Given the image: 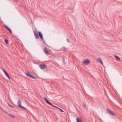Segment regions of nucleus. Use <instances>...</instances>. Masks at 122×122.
Returning a JSON list of instances; mask_svg holds the SVG:
<instances>
[{
    "instance_id": "4",
    "label": "nucleus",
    "mask_w": 122,
    "mask_h": 122,
    "mask_svg": "<svg viewBox=\"0 0 122 122\" xmlns=\"http://www.w3.org/2000/svg\"><path fill=\"white\" fill-rule=\"evenodd\" d=\"M44 51L46 55H48L50 54V53L49 52L48 50L47 47L45 46L44 49Z\"/></svg>"
},
{
    "instance_id": "25",
    "label": "nucleus",
    "mask_w": 122,
    "mask_h": 122,
    "mask_svg": "<svg viewBox=\"0 0 122 122\" xmlns=\"http://www.w3.org/2000/svg\"><path fill=\"white\" fill-rule=\"evenodd\" d=\"M67 41L68 42H69V43L70 42V41H69V40L68 39H67Z\"/></svg>"
},
{
    "instance_id": "13",
    "label": "nucleus",
    "mask_w": 122,
    "mask_h": 122,
    "mask_svg": "<svg viewBox=\"0 0 122 122\" xmlns=\"http://www.w3.org/2000/svg\"><path fill=\"white\" fill-rule=\"evenodd\" d=\"M34 35L36 39H37L39 38V35L36 33H35V34Z\"/></svg>"
},
{
    "instance_id": "24",
    "label": "nucleus",
    "mask_w": 122,
    "mask_h": 122,
    "mask_svg": "<svg viewBox=\"0 0 122 122\" xmlns=\"http://www.w3.org/2000/svg\"><path fill=\"white\" fill-rule=\"evenodd\" d=\"M63 63L65 64V59H63Z\"/></svg>"
},
{
    "instance_id": "2",
    "label": "nucleus",
    "mask_w": 122,
    "mask_h": 122,
    "mask_svg": "<svg viewBox=\"0 0 122 122\" xmlns=\"http://www.w3.org/2000/svg\"><path fill=\"white\" fill-rule=\"evenodd\" d=\"M90 63V61L88 59H86L84 60L82 62L83 65H88Z\"/></svg>"
},
{
    "instance_id": "26",
    "label": "nucleus",
    "mask_w": 122,
    "mask_h": 122,
    "mask_svg": "<svg viewBox=\"0 0 122 122\" xmlns=\"http://www.w3.org/2000/svg\"><path fill=\"white\" fill-rule=\"evenodd\" d=\"M33 32H34V34H35V33H36L35 31H33Z\"/></svg>"
},
{
    "instance_id": "10",
    "label": "nucleus",
    "mask_w": 122,
    "mask_h": 122,
    "mask_svg": "<svg viewBox=\"0 0 122 122\" xmlns=\"http://www.w3.org/2000/svg\"><path fill=\"white\" fill-rule=\"evenodd\" d=\"M76 122H82V120L79 117H78L76 119Z\"/></svg>"
},
{
    "instance_id": "1",
    "label": "nucleus",
    "mask_w": 122,
    "mask_h": 122,
    "mask_svg": "<svg viewBox=\"0 0 122 122\" xmlns=\"http://www.w3.org/2000/svg\"><path fill=\"white\" fill-rule=\"evenodd\" d=\"M107 111L108 114L112 116L116 117V115L114 112L113 111L109 109L108 108L107 109Z\"/></svg>"
},
{
    "instance_id": "9",
    "label": "nucleus",
    "mask_w": 122,
    "mask_h": 122,
    "mask_svg": "<svg viewBox=\"0 0 122 122\" xmlns=\"http://www.w3.org/2000/svg\"><path fill=\"white\" fill-rule=\"evenodd\" d=\"M114 57L116 58V59L117 61H119L120 60V57L116 55H114Z\"/></svg>"
},
{
    "instance_id": "3",
    "label": "nucleus",
    "mask_w": 122,
    "mask_h": 122,
    "mask_svg": "<svg viewBox=\"0 0 122 122\" xmlns=\"http://www.w3.org/2000/svg\"><path fill=\"white\" fill-rule=\"evenodd\" d=\"M39 66L41 69H44L46 67V66L45 64L43 63L40 64Z\"/></svg>"
},
{
    "instance_id": "11",
    "label": "nucleus",
    "mask_w": 122,
    "mask_h": 122,
    "mask_svg": "<svg viewBox=\"0 0 122 122\" xmlns=\"http://www.w3.org/2000/svg\"><path fill=\"white\" fill-rule=\"evenodd\" d=\"M8 114L9 116L11 118L13 119H14L15 118V117L14 115L10 114L8 113Z\"/></svg>"
},
{
    "instance_id": "20",
    "label": "nucleus",
    "mask_w": 122,
    "mask_h": 122,
    "mask_svg": "<svg viewBox=\"0 0 122 122\" xmlns=\"http://www.w3.org/2000/svg\"><path fill=\"white\" fill-rule=\"evenodd\" d=\"M5 42L7 44H8V40H7L6 39H5Z\"/></svg>"
},
{
    "instance_id": "5",
    "label": "nucleus",
    "mask_w": 122,
    "mask_h": 122,
    "mask_svg": "<svg viewBox=\"0 0 122 122\" xmlns=\"http://www.w3.org/2000/svg\"><path fill=\"white\" fill-rule=\"evenodd\" d=\"M38 34L40 38L43 40V35L41 32L39 31L38 32Z\"/></svg>"
},
{
    "instance_id": "14",
    "label": "nucleus",
    "mask_w": 122,
    "mask_h": 122,
    "mask_svg": "<svg viewBox=\"0 0 122 122\" xmlns=\"http://www.w3.org/2000/svg\"><path fill=\"white\" fill-rule=\"evenodd\" d=\"M49 105H50L51 106H52L53 105L52 103H51L48 100L47 102H46Z\"/></svg>"
},
{
    "instance_id": "22",
    "label": "nucleus",
    "mask_w": 122,
    "mask_h": 122,
    "mask_svg": "<svg viewBox=\"0 0 122 122\" xmlns=\"http://www.w3.org/2000/svg\"><path fill=\"white\" fill-rule=\"evenodd\" d=\"M44 100L46 102L48 100L45 97H44Z\"/></svg>"
},
{
    "instance_id": "18",
    "label": "nucleus",
    "mask_w": 122,
    "mask_h": 122,
    "mask_svg": "<svg viewBox=\"0 0 122 122\" xmlns=\"http://www.w3.org/2000/svg\"><path fill=\"white\" fill-rule=\"evenodd\" d=\"M67 49L65 47L62 48L60 50L62 51H64L66 50Z\"/></svg>"
},
{
    "instance_id": "17",
    "label": "nucleus",
    "mask_w": 122,
    "mask_h": 122,
    "mask_svg": "<svg viewBox=\"0 0 122 122\" xmlns=\"http://www.w3.org/2000/svg\"><path fill=\"white\" fill-rule=\"evenodd\" d=\"M31 78H32L35 79L36 80L37 78L33 76L31 74Z\"/></svg>"
},
{
    "instance_id": "16",
    "label": "nucleus",
    "mask_w": 122,
    "mask_h": 122,
    "mask_svg": "<svg viewBox=\"0 0 122 122\" xmlns=\"http://www.w3.org/2000/svg\"><path fill=\"white\" fill-rule=\"evenodd\" d=\"M25 74L27 76H30V73L28 72H27L26 73H25Z\"/></svg>"
},
{
    "instance_id": "7",
    "label": "nucleus",
    "mask_w": 122,
    "mask_h": 122,
    "mask_svg": "<svg viewBox=\"0 0 122 122\" xmlns=\"http://www.w3.org/2000/svg\"><path fill=\"white\" fill-rule=\"evenodd\" d=\"M21 101L20 100H19L17 102V104H18V106L20 107H21V108H25L24 107L22 106L21 105Z\"/></svg>"
},
{
    "instance_id": "15",
    "label": "nucleus",
    "mask_w": 122,
    "mask_h": 122,
    "mask_svg": "<svg viewBox=\"0 0 122 122\" xmlns=\"http://www.w3.org/2000/svg\"><path fill=\"white\" fill-rule=\"evenodd\" d=\"M5 27L8 30H9L10 31V33H12V31L11 30L10 28H9L7 26H6V25H5Z\"/></svg>"
},
{
    "instance_id": "27",
    "label": "nucleus",
    "mask_w": 122,
    "mask_h": 122,
    "mask_svg": "<svg viewBox=\"0 0 122 122\" xmlns=\"http://www.w3.org/2000/svg\"><path fill=\"white\" fill-rule=\"evenodd\" d=\"M72 11V12H73V11Z\"/></svg>"
},
{
    "instance_id": "23",
    "label": "nucleus",
    "mask_w": 122,
    "mask_h": 122,
    "mask_svg": "<svg viewBox=\"0 0 122 122\" xmlns=\"http://www.w3.org/2000/svg\"><path fill=\"white\" fill-rule=\"evenodd\" d=\"M43 41L44 42V44H46L47 46H48L47 45V44H46V42L44 40H43Z\"/></svg>"
},
{
    "instance_id": "6",
    "label": "nucleus",
    "mask_w": 122,
    "mask_h": 122,
    "mask_svg": "<svg viewBox=\"0 0 122 122\" xmlns=\"http://www.w3.org/2000/svg\"><path fill=\"white\" fill-rule=\"evenodd\" d=\"M2 70L4 72L6 76L8 78L9 80H10V77L8 74L7 72L3 68L2 69Z\"/></svg>"
},
{
    "instance_id": "8",
    "label": "nucleus",
    "mask_w": 122,
    "mask_h": 122,
    "mask_svg": "<svg viewBox=\"0 0 122 122\" xmlns=\"http://www.w3.org/2000/svg\"><path fill=\"white\" fill-rule=\"evenodd\" d=\"M52 106L53 107H54L55 108H57V109H58L61 112H64L63 110L60 108L59 107L57 106H56L54 105H53Z\"/></svg>"
},
{
    "instance_id": "19",
    "label": "nucleus",
    "mask_w": 122,
    "mask_h": 122,
    "mask_svg": "<svg viewBox=\"0 0 122 122\" xmlns=\"http://www.w3.org/2000/svg\"><path fill=\"white\" fill-rule=\"evenodd\" d=\"M83 108H84V109H86V105L85 103H83Z\"/></svg>"
},
{
    "instance_id": "21",
    "label": "nucleus",
    "mask_w": 122,
    "mask_h": 122,
    "mask_svg": "<svg viewBox=\"0 0 122 122\" xmlns=\"http://www.w3.org/2000/svg\"><path fill=\"white\" fill-rule=\"evenodd\" d=\"M10 107L12 108H14V107L10 105L9 103H8Z\"/></svg>"
},
{
    "instance_id": "12",
    "label": "nucleus",
    "mask_w": 122,
    "mask_h": 122,
    "mask_svg": "<svg viewBox=\"0 0 122 122\" xmlns=\"http://www.w3.org/2000/svg\"><path fill=\"white\" fill-rule=\"evenodd\" d=\"M97 61L99 63L102 64L103 65V63L101 58H99L98 59Z\"/></svg>"
}]
</instances>
